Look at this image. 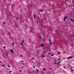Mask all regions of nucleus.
<instances>
[{
	"label": "nucleus",
	"mask_w": 74,
	"mask_h": 74,
	"mask_svg": "<svg viewBox=\"0 0 74 74\" xmlns=\"http://www.w3.org/2000/svg\"><path fill=\"white\" fill-rule=\"evenodd\" d=\"M42 58H45V56H44L43 55H42Z\"/></svg>",
	"instance_id": "8"
},
{
	"label": "nucleus",
	"mask_w": 74,
	"mask_h": 74,
	"mask_svg": "<svg viewBox=\"0 0 74 74\" xmlns=\"http://www.w3.org/2000/svg\"><path fill=\"white\" fill-rule=\"evenodd\" d=\"M56 62H57V61H55V63H56Z\"/></svg>",
	"instance_id": "40"
},
{
	"label": "nucleus",
	"mask_w": 74,
	"mask_h": 74,
	"mask_svg": "<svg viewBox=\"0 0 74 74\" xmlns=\"http://www.w3.org/2000/svg\"><path fill=\"white\" fill-rule=\"evenodd\" d=\"M36 70L37 71V73H39V72H38V69H36Z\"/></svg>",
	"instance_id": "5"
},
{
	"label": "nucleus",
	"mask_w": 74,
	"mask_h": 74,
	"mask_svg": "<svg viewBox=\"0 0 74 74\" xmlns=\"http://www.w3.org/2000/svg\"><path fill=\"white\" fill-rule=\"evenodd\" d=\"M49 70H52V69L51 68H49Z\"/></svg>",
	"instance_id": "35"
},
{
	"label": "nucleus",
	"mask_w": 74,
	"mask_h": 74,
	"mask_svg": "<svg viewBox=\"0 0 74 74\" xmlns=\"http://www.w3.org/2000/svg\"><path fill=\"white\" fill-rule=\"evenodd\" d=\"M41 47H44L45 46V45L43 44V43H41L40 45Z\"/></svg>",
	"instance_id": "1"
},
{
	"label": "nucleus",
	"mask_w": 74,
	"mask_h": 74,
	"mask_svg": "<svg viewBox=\"0 0 74 74\" xmlns=\"http://www.w3.org/2000/svg\"><path fill=\"white\" fill-rule=\"evenodd\" d=\"M49 41L50 42H51V40H50V39H49Z\"/></svg>",
	"instance_id": "16"
},
{
	"label": "nucleus",
	"mask_w": 74,
	"mask_h": 74,
	"mask_svg": "<svg viewBox=\"0 0 74 74\" xmlns=\"http://www.w3.org/2000/svg\"><path fill=\"white\" fill-rule=\"evenodd\" d=\"M12 73V71H10L9 72V73Z\"/></svg>",
	"instance_id": "11"
},
{
	"label": "nucleus",
	"mask_w": 74,
	"mask_h": 74,
	"mask_svg": "<svg viewBox=\"0 0 74 74\" xmlns=\"http://www.w3.org/2000/svg\"><path fill=\"white\" fill-rule=\"evenodd\" d=\"M47 61H48V62H49V60L48 59H47Z\"/></svg>",
	"instance_id": "21"
},
{
	"label": "nucleus",
	"mask_w": 74,
	"mask_h": 74,
	"mask_svg": "<svg viewBox=\"0 0 74 74\" xmlns=\"http://www.w3.org/2000/svg\"><path fill=\"white\" fill-rule=\"evenodd\" d=\"M72 3H74V0L72 1Z\"/></svg>",
	"instance_id": "14"
},
{
	"label": "nucleus",
	"mask_w": 74,
	"mask_h": 74,
	"mask_svg": "<svg viewBox=\"0 0 74 74\" xmlns=\"http://www.w3.org/2000/svg\"><path fill=\"white\" fill-rule=\"evenodd\" d=\"M10 52H12V54H14V51H13V50H12V49H10Z\"/></svg>",
	"instance_id": "2"
},
{
	"label": "nucleus",
	"mask_w": 74,
	"mask_h": 74,
	"mask_svg": "<svg viewBox=\"0 0 74 74\" xmlns=\"http://www.w3.org/2000/svg\"><path fill=\"white\" fill-rule=\"evenodd\" d=\"M21 68H23V66H22Z\"/></svg>",
	"instance_id": "41"
},
{
	"label": "nucleus",
	"mask_w": 74,
	"mask_h": 74,
	"mask_svg": "<svg viewBox=\"0 0 74 74\" xmlns=\"http://www.w3.org/2000/svg\"><path fill=\"white\" fill-rule=\"evenodd\" d=\"M49 44H50V45H52V43H51V42H50V43H49Z\"/></svg>",
	"instance_id": "10"
},
{
	"label": "nucleus",
	"mask_w": 74,
	"mask_h": 74,
	"mask_svg": "<svg viewBox=\"0 0 74 74\" xmlns=\"http://www.w3.org/2000/svg\"><path fill=\"white\" fill-rule=\"evenodd\" d=\"M4 48H5V47H4Z\"/></svg>",
	"instance_id": "38"
},
{
	"label": "nucleus",
	"mask_w": 74,
	"mask_h": 74,
	"mask_svg": "<svg viewBox=\"0 0 74 74\" xmlns=\"http://www.w3.org/2000/svg\"><path fill=\"white\" fill-rule=\"evenodd\" d=\"M54 64H56V62H55L54 63Z\"/></svg>",
	"instance_id": "31"
},
{
	"label": "nucleus",
	"mask_w": 74,
	"mask_h": 74,
	"mask_svg": "<svg viewBox=\"0 0 74 74\" xmlns=\"http://www.w3.org/2000/svg\"><path fill=\"white\" fill-rule=\"evenodd\" d=\"M71 19V21H72V22H74V20H73V19Z\"/></svg>",
	"instance_id": "7"
},
{
	"label": "nucleus",
	"mask_w": 74,
	"mask_h": 74,
	"mask_svg": "<svg viewBox=\"0 0 74 74\" xmlns=\"http://www.w3.org/2000/svg\"><path fill=\"white\" fill-rule=\"evenodd\" d=\"M10 67V65H8V67Z\"/></svg>",
	"instance_id": "23"
},
{
	"label": "nucleus",
	"mask_w": 74,
	"mask_h": 74,
	"mask_svg": "<svg viewBox=\"0 0 74 74\" xmlns=\"http://www.w3.org/2000/svg\"><path fill=\"white\" fill-rule=\"evenodd\" d=\"M34 18H36V15L34 14Z\"/></svg>",
	"instance_id": "6"
},
{
	"label": "nucleus",
	"mask_w": 74,
	"mask_h": 74,
	"mask_svg": "<svg viewBox=\"0 0 74 74\" xmlns=\"http://www.w3.org/2000/svg\"><path fill=\"white\" fill-rule=\"evenodd\" d=\"M60 52H59L58 53V54H60Z\"/></svg>",
	"instance_id": "28"
},
{
	"label": "nucleus",
	"mask_w": 74,
	"mask_h": 74,
	"mask_svg": "<svg viewBox=\"0 0 74 74\" xmlns=\"http://www.w3.org/2000/svg\"><path fill=\"white\" fill-rule=\"evenodd\" d=\"M65 68H66V67L64 66V67H63V69H65Z\"/></svg>",
	"instance_id": "26"
},
{
	"label": "nucleus",
	"mask_w": 74,
	"mask_h": 74,
	"mask_svg": "<svg viewBox=\"0 0 74 74\" xmlns=\"http://www.w3.org/2000/svg\"><path fill=\"white\" fill-rule=\"evenodd\" d=\"M21 62H24V61H21Z\"/></svg>",
	"instance_id": "37"
},
{
	"label": "nucleus",
	"mask_w": 74,
	"mask_h": 74,
	"mask_svg": "<svg viewBox=\"0 0 74 74\" xmlns=\"http://www.w3.org/2000/svg\"><path fill=\"white\" fill-rule=\"evenodd\" d=\"M58 63H60V61H59L58 62Z\"/></svg>",
	"instance_id": "25"
},
{
	"label": "nucleus",
	"mask_w": 74,
	"mask_h": 74,
	"mask_svg": "<svg viewBox=\"0 0 74 74\" xmlns=\"http://www.w3.org/2000/svg\"><path fill=\"white\" fill-rule=\"evenodd\" d=\"M21 70H20V72H21Z\"/></svg>",
	"instance_id": "43"
},
{
	"label": "nucleus",
	"mask_w": 74,
	"mask_h": 74,
	"mask_svg": "<svg viewBox=\"0 0 74 74\" xmlns=\"http://www.w3.org/2000/svg\"><path fill=\"white\" fill-rule=\"evenodd\" d=\"M3 67H4V66H5V65L4 64H3L2 66Z\"/></svg>",
	"instance_id": "18"
},
{
	"label": "nucleus",
	"mask_w": 74,
	"mask_h": 74,
	"mask_svg": "<svg viewBox=\"0 0 74 74\" xmlns=\"http://www.w3.org/2000/svg\"><path fill=\"white\" fill-rule=\"evenodd\" d=\"M39 38H41L40 36L39 37Z\"/></svg>",
	"instance_id": "30"
},
{
	"label": "nucleus",
	"mask_w": 74,
	"mask_h": 74,
	"mask_svg": "<svg viewBox=\"0 0 74 74\" xmlns=\"http://www.w3.org/2000/svg\"><path fill=\"white\" fill-rule=\"evenodd\" d=\"M43 70H44V71H46V69L45 68H43Z\"/></svg>",
	"instance_id": "9"
},
{
	"label": "nucleus",
	"mask_w": 74,
	"mask_h": 74,
	"mask_svg": "<svg viewBox=\"0 0 74 74\" xmlns=\"http://www.w3.org/2000/svg\"><path fill=\"white\" fill-rule=\"evenodd\" d=\"M12 44H13V45H14V44H15V43H14V42H12Z\"/></svg>",
	"instance_id": "24"
},
{
	"label": "nucleus",
	"mask_w": 74,
	"mask_h": 74,
	"mask_svg": "<svg viewBox=\"0 0 74 74\" xmlns=\"http://www.w3.org/2000/svg\"><path fill=\"white\" fill-rule=\"evenodd\" d=\"M16 20H18V18H16Z\"/></svg>",
	"instance_id": "29"
},
{
	"label": "nucleus",
	"mask_w": 74,
	"mask_h": 74,
	"mask_svg": "<svg viewBox=\"0 0 74 74\" xmlns=\"http://www.w3.org/2000/svg\"><path fill=\"white\" fill-rule=\"evenodd\" d=\"M21 45H23V44L22 42L21 43Z\"/></svg>",
	"instance_id": "19"
},
{
	"label": "nucleus",
	"mask_w": 74,
	"mask_h": 74,
	"mask_svg": "<svg viewBox=\"0 0 74 74\" xmlns=\"http://www.w3.org/2000/svg\"><path fill=\"white\" fill-rule=\"evenodd\" d=\"M57 64H58H58H59V63L58 62H57Z\"/></svg>",
	"instance_id": "32"
},
{
	"label": "nucleus",
	"mask_w": 74,
	"mask_h": 74,
	"mask_svg": "<svg viewBox=\"0 0 74 74\" xmlns=\"http://www.w3.org/2000/svg\"><path fill=\"white\" fill-rule=\"evenodd\" d=\"M43 52L45 53V52H46V51H43Z\"/></svg>",
	"instance_id": "34"
},
{
	"label": "nucleus",
	"mask_w": 74,
	"mask_h": 74,
	"mask_svg": "<svg viewBox=\"0 0 74 74\" xmlns=\"http://www.w3.org/2000/svg\"><path fill=\"white\" fill-rule=\"evenodd\" d=\"M66 18H67V17H66V16H65V17L64 18V21H65V20Z\"/></svg>",
	"instance_id": "4"
},
{
	"label": "nucleus",
	"mask_w": 74,
	"mask_h": 74,
	"mask_svg": "<svg viewBox=\"0 0 74 74\" xmlns=\"http://www.w3.org/2000/svg\"><path fill=\"white\" fill-rule=\"evenodd\" d=\"M48 54H49V55H51V53H48Z\"/></svg>",
	"instance_id": "12"
},
{
	"label": "nucleus",
	"mask_w": 74,
	"mask_h": 74,
	"mask_svg": "<svg viewBox=\"0 0 74 74\" xmlns=\"http://www.w3.org/2000/svg\"><path fill=\"white\" fill-rule=\"evenodd\" d=\"M22 42H23V43H24V42H24V41H23V40H22Z\"/></svg>",
	"instance_id": "17"
},
{
	"label": "nucleus",
	"mask_w": 74,
	"mask_h": 74,
	"mask_svg": "<svg viewBox=\"0 0 74 74\" xmlns=\"http://www.w3.org/2000/svg\"><path fill=\"white\" fill-rule=\"evenodd\" d=\"M39 63H40V62H39Z\"/></svg>",
	"instance_id": "45"
},
{
	"label": "nucleus",
	"mask_w": 74,
	"mask_h": 74,
	"mask_svg": "<svg viewBox=\"0 0 74 74\" xmlns=\"http://www.w3.org/2000/svg\"><path fill=\"white\" fill-rule=\"evenodd\" d=\"M2 62H0V63H2Z\"/></svg>",
	"instance_id": "42"
},
{
	"label": "nucleus",
	"mask_w": 74,
	"mask_h": 74,
	"mask_svg": "<svg viewBox=\"0 0 74 74\" xmlns=\"http://www.w3.org/2000/svg\"><path fill=\"white\" fill-rule=\"evenodd\" d=\"M40 11L41 12H42V11H43L42 10H40Z\"/></svg>",
	"instance_id": "22"
},
{
	"label": "nucleus",
	"mask_w": 74,
	"mask_h": 74,
	"mask_svg": "<svg viewBox=\"0 0 74 74\" xmlns=\"http://www.w3.org/2000/svg\"><path fill=\"white\" fill-rule=\"evenodd\" d=\"M47 56H49L48 55H47Z\"/></svg>",
	"instance_id": "44"
},
{
	"label": "nucleus",
	"mask_w": 74,
	"mask_h": 74,
	"mask_svg": "<svg viewBox=\"0 0 74 74\" xmlns=\"http://www.w3.org/2000/svg\"><path fill=\"white\" fill-rule=\"evenodd\" d=\"M51 56H54V55L53 54H52L51 55Z\"/></svg>",
	"instance_id": "15"
},
{
	"label": "nucleus",
	"mask_w": 74,
	"mask_h": 74,
	"mask_svg": "<svg viewBox=\"0 0 74 74\" xmlns=\"http://www.w3.org/2000/svg\"><path fill=\"white\" fill-rule=\"evenodd\" d=\"M20 56L21 57H23V55H21Z\"/></svg>",
	"instance_id": "13"
},
{
	"label": "nucleus",
	"mask_w": 74,
	"mask_h": 74,
	"mask_svg": "<svg viewBox=\"0 0 74 74\" xmlns=\"http://www.w3.org/2000/svg\"><path fill=\"white\" fill-rule=\"evenodd\" d=\"M73 58V56H72L71 57H68L67 59H70V58Z\"/></svg>",
	"instance_id": "3"
},
{
	"label": "nucleus",
	"mask_w": 74,
	"mask_h": 74,
	"mask_svg": "<svg viewBox=\"0 0 74 74\" xmlns=\"http://www.w3.org/2000/svg\"><path fill=\"white\" fill-rule=\"evenodd\" d=\"M34 59V58L33 57V58H32L31 59Z\"/></svg>",
	"instance_id": "20"
},
{
	"label": "nucleus",
	"mask_w": 74,
	"mask_h": 74,
	"mask_svg": "<svg viewBox=\"0 0 74 74\" xmlns=\"http://www.w3.org/2000/svg\"><path fill=\"white\" fill-rule=\"evenodd\" d=\"M58 60H60V59H58Z\"/></svg>",
	"instance_id": "39"
},
{
	"label": "nucleus",
	"mask_w": 74,
	"mask_h": 74,
	"mask_svg": "<svg viewBox=\"0 0 74 74\" xmlns=\"http://www.w3.org/2000/svg\"><path fill=\"white\" fill-rule=\"evenodd\" d=\"M66 52V51H64L63 52V53H64V52Z\"/></svg>",
	"instance_id": "36"
},
{
	"label": "nucleus",
	"mask_w": 74,
	"mask_h": 74,
	"mask_svg": "<svg viewBox=\"0 0 74 74\" xmlns=\"http://www.w3.org/2000/svg\"><path fill=\"white\" fill-rule=\"evenodd\" d=\"M5 23H6L5 22H4L3 24H5Z\"/></svg>",
	"instance_id": "33"
},
{
	"label": "nucleus",
	"mask_w": 74,
	"mask_h": 74,
	"mask_svg": "<svg viewBox=\"0 0 74 74\" xmlns=\"http://www.w3.org/2000/svg\"><path fill=\"white\" fill-rule=\"evenodd\" d=\"M33 68H34V69H35V66H33Z\"/></svg>",
	"instance_id": "27"
}]
</instances>
